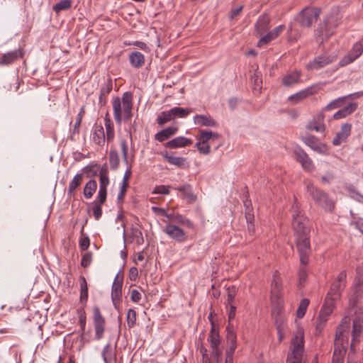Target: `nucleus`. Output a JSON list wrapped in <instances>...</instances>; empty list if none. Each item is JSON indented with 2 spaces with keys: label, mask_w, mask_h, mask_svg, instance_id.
<instances>
[{
  "label": "nucleus",
  "mask_w": 363,
  "mask_h": 363,
  "mask_svg": "<svg viewBox=\"0 0 363 363\" xmlns=\"http://www.w3.org/2000/svg\"><path fill=\"white\" fill-rule=\"evenodd\" d=\"M308 219L303 215L301 211L297 207H293L292 227L294 230L296 247L299 258L302 263H306L307 255L311 253L309 240V228L307 227Z\"/></svg>",
  "instance_id": "obj_1"
},
{
  "label": "nucleus",
  "mask_w": 363,
  "mask_h": 363,
  "mask_svg": "<svg viewBox=\"0 0 363 363\" xmlns=\"http://www.w3.org/2000/svg\"><path fill=\"white\" fill-rule=\"evenodd\" d=\"M306 191L314 201L315 203L325 211L332 212L335 208V201L329 195L313 184H308Z\"/></svg>",
  "instance_id": "obj_2"
},
{
  "label": "nucleus",
  "mask_w": 363,
  "mask_h": 363,
  "mask_svg": "<svg viewBox=\"0 0 363 363\" xmlns=\"http://www.w3.org/2000/svg\"><path fill=\"white\" fill-rule=\"evenodd\" d=\"M291 350L288 354L287 363H301L304 350V335L301 329H298L291 341Z\"/></svg>",
  "instance_id": "obj_3"
},
{
  "label": "nucleus",
  "mask_w": 363,
  "mask_h": 363,
  "mask_svg": "<svg viewBox=\"0 0 363 363\" xmlns=\"http://www.w3.org/2000/svg\"><path fill=\"white\" fill-rule=\"evenodd\" d=\"M113 116L118 125L122 122V108H133V94L130 91H126L123 94L122 99L118 97L114 99L112 101Z\"/></svg>",
  "instance_id": "obj_4"
},
{
  "label": "nucleus",
  "mask_w": 363,
  "mask_h": 363,
  "mask_svg": "<svg viewBox=\"0 0 363 363\" xmlns=\"http://www.w3.org/2000/svg\"><path fill=\"white\" fill-rule=\"evenodd\" d=\"M340 23V18L337 15H329L323 19L315 30V35L318 37L325 35L326 38H330L333 33L335 29Z\"/></svg>",
  "instance_id": "obj_5"
},
{
  "label": "nucleus",
  "mask_w": 363,
  "mask_h": 363,
  "mask_svg": "<svg viewBox=\"0 0 363 363\" xmlns=\"http://www.w3.org/2000/svg\"><path fill=\"white\" fill-rule=\"evenodd\" d=\"M336 60V55L325 52L314 57L313 60L307 64L306 67L308 69L318 70L333 63Z\"/></svg>",
  "instance_id": "obj_6"
},
{
  "label": "nucleus",
  "mask_w": 363,
  "mask_h": 363,
  "mask_svg": "<svg viewBox=\"0 0 363 363\" xmlns=\"http://www.w3.org/2000/svg\"><path fill=\"white\" fill-rule=\"evenodd\" d=\"M320 10L316 8H305L298 15L299 24L303 27H310L316 21Z\"/></svg>",
  "instance_id": "obj_7"
},
{
  "label": "nucleus",
  "mask_w": 363,
  "mask_h": 363,
  "mask_svg": "<svg viewBox=\"0 0 363 363\" xmlns=\"http://www.w3.org/2000/svg\"><path fill=\"white\" fill-rule=\"evenodd\" d=\"M363 294V272L357 269L356 276L352 286V294L350 300V305L352 307H355L357 301L362 297Z\"/></svg>",
  "instance_id": "obj_8"
},
{
  "label": "nucleus",
  "mask_w": 363,
  "mask_h": 363,
  "mask_svg": "<svg viewBox=\"0 0 363 363\" xmlns=\"http://www.w3.org/2000/svg\"><path fill=\"white\" fill-rule=\"evenodd\" d=\"M93 320L95 330V338L99 340L103 337L105 331V319L101 315L98 306H94L93 308Z\"/></svg>",
  "instance_id": "obj_9"
},
{
  "label": "nucleus",
  "mask_w": 363,
  "mask_h": 363,
  "mask_svg": "<svg viewBox=\"0 0 363 363\" xmlns=\"http://www.w3.org/2000/svg\"><path fill=\"white\" fill-rule=\"evenodd\" d=\"M296 160L298 162L302 168L307 172H312L315 169V165L308 155L301 147H296L294 150Z\"/></svg>",
  "instance_id": "obj_10"
},
{
  "label": "nucleus",
  "mask_w": 363,
  "mask_h": 363,
  "mask_svg": "<svg viewBox=\"0 0 363 363\" xmlns=\"http://www.w3.org/2000/svg\"><path fill=\"white\" fill-rule=\"evenodd\" d=\"M363 52V38L359 41L356 43L350 52L344 56L339 64L341 67H344L347 65L348 64L354 62L357 58H358Z\"/></svg>",
  "instance_id": "obj_11"
},
{
  "label": "nucleus",
  "mask_w": 363,
  "mask_h": 363,
  "mask_svg": "<svg viewBox=\"0 0 363 363\" xmlns=\"http://www.w3.org/2000/svg\"><path fill=\"white\" fill-rule=\"evenodd\" d=\"M163 232L165 233L169 238L178 242L182 243L186 240L185 232L182 228L172 223L167 224L163 229Z\"/></svg>",
  "instance_id": "obj_12"
},
{
  "label": "nucleus",
  "mask_w": 363,
  "mask_h": 363,
  "mask_svg": "<svg viewBox=\"0 0 363 363\" xmlns=\"http://www.w3.org/2000/svg\"><path fill=\"white\" fill-rule=\"evenodd\" d=\"M346 272L342 271L341 272L339 273L337 279L332 284V286L328 293L332 294L333 295V298H340L341 292L346 286Z\"/></svg>",
  "instance_id": "obj_13"
},
{
  "label": "nucleus",
  "mask_w": 363,
  "mask_h": 363,
  "mask_svg": "<svg viewBox=\"0 0 363 363\" xmlns=\"http://www.w3.org/2000/svg\"><path fill=\"white\" fill-rule=\"evenodd\" d=\"M24 50L22 48L4 53L0 57V66H9L23 58Z\"/></svg>",
  "instance_id": "obj_14"
},
{
  "label": "nucleus",
  "mask_w": 363,
  "mask_h": 363,
  "mask_svg": "<svg viewBox=\"0 0 363 363\" xmlns=\"http://www.w3.org/2000/svg\"><path fill=\"white\" fill-rule=\"evenodd\" d=\"M282 291V280L280 274L277 270H275L272 274V281L271 284V297L272 299L279 300L281 296Z\"/></svg>",
  "instance_id": "obj_15"
},
{
  "label": "nucleus",
  "mask_w": 363,
  "mask_h": 363,
  "mask_svg": "<svg viewBox=\"0 0 363 363\" xmlns=\"http://www.w3.org/2000/svg\"><path fill=\"white\" fill-rule=\"evenodd\" d=\"M352 125L345 123L342 125L340 131L336 133L335 137L333 140V144L335 146L340 145L345 143L351 133Z\"/></svg>",
  "instance_id": "obj_16"
},
{
  "label": "nucleus",
  "mask_w": 363,
  "mask_h": 363,
  "mask_svg": "<svg viewBox=\"0 0 363 363\" xmlns=\"http://www.w3.org/2000/svg\"><path fill=\"white\" fill-rule=\"evenodd\" d=\"M113 89V82L111 78L106 79L100 89L99 104L101 107L105 106L107 101V96Z\"/></svg>",
  "instance_id": "obj_17"
},
{
  "label": "nucleus",
  "mask_w": 363,
  "mask_h": 363,
  "mask_svg": "<svg viewBox=\"0 0 363 363\" xmlns=\"http://www.w3.org/2000/svg\"><path fill=\"white\" fill-rule=\"evenodd\" d=\"M324 117L325 116L323 111L317 114L308 124V129L310 130H315V132L323 133L325 129V125L323 123Z\"/></svg>",
  "instance_id": "obj_18"
},
{
  "label": "nucleus",
  "mask_w": 363,
  "mask_h": 363,
  "mask_svg": "<svg viewBox=\"0 0 363 363\" xmlns=\"http://www.w3.org/2000/svg\"><path fill=\"white\" fill-rule=\"evenodd\" d=\"M303 142L307 146L320 154L325 155L327 153L325 145L318 143L315 136L306 137L303 138Z\"/></svg>",
  "instance_id": "obj_19"
},
{
  "label": "nucleus",
  "mask_w": 363,
  "mask_h": 363,
  "mask_svg": "<svg viewBox=\"0 0 363 363\" xmlns=\"http://www.w3.org/2000/svg\"><path fill=\"white\" fill-rule=\"evenodd\" d=\"M192 144V140L184 136H179L168 141L165 147L170 149H175L179 147H184Z\"/></svg>",
  "instance_id": "obj_20"
},
{
  "label": "nucleus",
  "mask_w": 363,
  "mask_h": 363,
  "mask_svg": "<svg viewBox=\"0 0 363 363\" xmlns=\"http://www.w3.org/2000/svg\"><path fill=\"white\" fill-rule=\"evenodd\" d=\"M194 123L200 126L218 127V123L210 116L196 115L194 117Z\"/></svg>",
  "instance_id": "obj_21"
},
{
  "label": "nucleus",
  "mask_w": 363,
  "mask_h": 363,
  "mask_svg": "<svg viewBox=\"0 0 363 363\" xmlns=\"http://www.w3.org/2000/svg\"><path fill=\"white\" fill-rule=\"evenodd\" d=\"M106 138L104 127L101 125H95L92 133V140L99 146H103Z\"/></svg>",
  "instance_id": "obj_22"
},
{
  "label": "nucleus",
  "mask_w": 363,
  "mask_h": 363,
  "mask_svg": "<svg viewBox=\"0 0 363 363\" xmlns=\"http://www.w3.org/2000/svg\"><path fill=\"white\" fill-rule=\"evenodd\" d=\"M314 93L313 86H310L291 95L288 99L290 101H293L294 104H297L308 96L313 95Z\"/></svg>",
  "instance_id": "obj_23"
},
{
  "label": "nucleus",
  "mask_w": 363,
  "mask_h": 363,
  "mask_svg": "<svg viewBox=\"0 0 363 363\" xmlns=\"http://www.w3.org/2000/svg\"><path fill=\"white\" fill-rule=\"evenodd\" d=\"M270 19L267 14H263L259 17L255 24V29L258 34L262 35L265 33L269 26Z\"/></svg>",
  "instance_id": "obj_24"
},
{
  "label": "nucleus",
  "mask_w": 363,
  "mask_h": 363,
  "mask_svg": "<svg viewBox=\"0 0 363 363\" xmlns=\"http://www.w3.org/2000/svg\"><path fill=\"white\" fill-rule=\"evenodd\" d=\"M129 61L134 68H140L145 64V56L140 52L133 51L129 54Z\"/></svg>",
  "instance_id": "obj_25"
},
{
  "label": "nucleus",
  "mask_w": 363,
  "mask_h": 363,
  "mask_svg": "<svg viewBox=\"0 0 363 363\" xmlns=\"http://www.w3.org/2000/svg\"><path fill=\"white\" fill-rule=\"evenodd\" d=\"M178 128L177 127H167L155 135V139L160 143L164 142L172 135L177 133Z\"/></svg>",
  "instance_id": "obj_26"
},
{
  "label": "nucleus",
  "mask_w": 363,
  "mask_h": 363,
  "mask_svg": "<svg viewBox=\"0 0 363 363\" xmlns=\"http://www.w3.org/2000/svg\"><path fill=\"white\" fill-rule=\"evenodd\" d=\"M123 277H119L118 274L115 277L111 287V299L121 298L122 296Z\"/></svg>",
  "instance_id": "obj_27"
},
{
  "label": "nucleus",
  "mask_w": 363,
  "mask_h": 363,
  "mask_svg": "<svg viewBox=\"0 0 363 363\" xmlns=\"http://www.w3.org/2000/svg\"><path fill=\"white\" fill-rule=\"evenodd\" d=\"M357 104L350 103L347 106H345L342 109H340L333 114V118L335 120H339L350 115L357 109Z\"/></svg>",
  "instance_id": "obj_28"
},
{
  "label": "nucleus",
  "mask_w": 363,
  "mask_h": 363,
  "mask_svg": "<svg viewBox=\"0 0 363 363\" xmlns=\"http://www.w3.org/2000/svg\"><path fill=\"white\" fill-rule=\"evenodd\" d=\"M301 72L294 71L286 74L282 79V84L285 86H291L294 85L300 81Z\"/></svg>",
  "instance_id": "obj_29"
},
{
  "label": "nucleus",
  "mask_w": 363,
  "mask_h": 363,
  "mask_svg": "<svg viewBox=\"0 0 363 363\" xmlns=\"http://www.w3.org/2000/svg\"><path fill=\"white\" fill-rule=\"evenodd\" d=\"M208 340L210 342L211 347H219L220 343V338L219 335L218 328L211 321V328L210 335L208 337Z\"/></svg>",
  "instance_id": "obj_30"
},
{
  "label": "nucleus",
  "mask_w": 363,
  "mask_h": 363,
  "mask_svg": "<svg viewBox=\"0 0 363 363\" xmlns=\"http://www.w3.org/2000/svg\"><path fill=\"white\" fill-rule=\"evenodd\" d=\"M104 125L106 128L105 136L106 138V140L108 143H111L114 140L115 132L113 123L108 117V114H106L104 118Z\"/></svg>",
  "instance_id": "obj_31"
},
{
  "label": "nucleus",
  "mask_w": 363,
  "mask_h": 363,
  "mask_svg": "<svg viewBox=\"0 0 363 363\" xmlns=\"http://www.w3.org/2000/svg\"><path fill=\"white\" fill-rule=\"evenodd\" d=\"M79 286H80V295L79 301L84 306L86 304L88 300V286L87 282L84 277L81 276L79 277Z\"/></svg>",
  "instance_id": "obj_32"
},
{
  "label": "nucleus",
  "mask_w": 363,
  "mask_h": 363,
  "mask_svg": "<svg viewBox=\"0 0 363 363\" xmlns=\"http://www.w3.org/2000/svg\"><path fill=\"white\" fill-rule=\"evenodd\" d=\"M311 253L307 255V261L306 263H302L300 260L301 266L298 269V284L302 286L306 281L308 277V268L307 265L309 263V256Z\"/></svg>",
  "instance_id": "obj_33"
},
{
  "label": "nucleus",
  "mask_w": 363,
  "mask_h": 363,
  "mask_svg": "<svg viewBox=\"0 0 363 363\" xmlns=\"http://www.w3.org/2000/svg\"><path fill=\"white\" fill-rule=\"evenodd\" d=\"M163 157L170 164L177 167H184L185 166L186 158L184 157L173 156L167 152L163 154Z\"/></svg>",
  "instance_id": "obj_34"
},
{
  "label": "nucleus",
  "mask_w": 363,
  "mask_h": 363,
  "mask_svg": "<svg viewBox=\"0 0 363 363\" xmlns=\"http://www.w3.org/2000/svg\"><path fill=\"white\" fill-rule=\"evenodd\" d=\"M174 189L181 192L189 201H194L196 200V196L193 193L192 186L189 184H185L182 186L175 187Z\"/></svg>",
  "instance_id": "obj_35"
},
{
  "label": "nucleus",
  "mask_w": 363,
  "mask_h": 363,
  "mask_svg": "<svg viewBox=\"0 0 363 363\" xmlns=\"http://www.w3.org/2000/svg\"><path fill=\"white\" fill-rule=\"evenodd\" d=\"M363 326V318L360 316L355 318L353 320V328H352V342L358 338L361 333Z\"/></svg>",
  "instance_id": "obj_36"
},
{
  "label": "nucleus",
  "mask_w": 363,
  "mask_h": 363,
  "mask_svg": "<svg viewBox=\"0 0 363 363\" xmlns=\"http://www.w3.org/2000/svg\"><path fill=\"white\" fill-rule=\"evenodd\" d=\"M83 177L84 175L82 173L77 174L74 177L68 186L67 194L69 196L72 195L77 187L80 186V184L82 183Z\"/></svg>",
  "instance_id": "obj_37"
},
{
  "label": "nucleus",
  "mask_w": 363,
  "mask_h": 363,
  "mask_svg": "<svg viewBox=\"0 0 363 363\" xmlns=\"http://www.w3.org/2000/svg\"><path fill=\"white\" fill-rule=\"evenodd\" d=\"M120 147H121L123 161L125 164H128V162H130V160H131V161L133 160L134 155H133V154L131 155L130 156L129 155L128 144V142L126 141V140H125V139L121 140Z\"/></svg>",
  "instance_id": "obj_38"
},
{
  "label": "nucleus",
  "mask_w": 363,
  "mask_h": 363,
  "mask_svg": "<svg viewBox=\"0 0 363 363\" xmlns=\"http://www.w3.org/2000/svg\"><path fill=\"white\" fill-rule=\"evenodd\" d=\"M97 189V183L94 179H90L84 188L83 194L86 199H90L92 197Z\"/></svg>",
  "instance_id": "obj_39"
},
{
  "label": "nucleus",
  "mask_w": 363,
  "mask_h": 363,
  "mask_svg": "<svg viewBox=\"0 0 363 363\" xmlns=\"http://www.w3.org/2000/svg\"><path fill=\"white\" fill-rule=\"evenodd\" d=\"M333 295L332 294L328 293L325 299L324 305L323 306L321 310H325L326 315H330L333 312V309L334 307V302L337 298H333Z\"/></svg>",
  "instance_id": "obj_40"
},
{
  "label": "nucleus",
  "mask_w": 363,
  "mask_h": 363,
  "mask_svg": "<svg viewBox=\"0 0 363 363\" xmlns=\"http://www.w3.org/2000/svg\"><path fill=\"white\" fill-rule=\"evenodd\" d=\"M108 160L111 169L116 170L119 166V155L116 150L111 149L108 154Z\"/></svg>",
  "instance_id": "obj_41"
},
{
  "label": "nucleus",
  "mask_w": 363,
  "mask_h": 363,
  "mask_svg": "<svg viewBox=\"0 0 363 363\" xmlns=\"http://www.w3.org/2000/svg\"><path fill=\"white\" fill-rule=\"evenodd\" d=\"M172 117L174 119L177 118H186L190 113L191 110L189 108H181L179 106L173 107L170 109Z\"/></svg>",
  "instance_id": "obj_42"
},
{
  "label": "nucleus",
  "mask_w": 363,
  "mask_h": 363,
  "mask_svg": "<svg viewBox=\"0 0 363 363\" xmlns=\"http://www.w3.org/2000/svg\"><path fill=\"white\" fill-rule=\"evenodd\" d=\"M109 179L107 174L106 164H104L100 170L99 188L107 189Z\"/></svg>",
  "instance_id": "obj_43"
},
{
  "label": "nucleus",
  "mask_w": 363,
  "mask_h": 363,
  "mask_svg": "<svg viewBox=\"0 0 363 363\" xmlns=\"http://www.w3.org/2000/svg\"><path fill=\"white\" fill-rule=\"evenodd\" d=\"M347 99V96H342L334 99L324 108L323 111H330L342 107L344 105L345 100Z\"/></svg>",
  "instance_id": "obj_44"
},
{
  "label": "nucleus",
  "mask_w": 363,
  "mask_h": 363,
  "mask_svg": "<svg viewBox=\"0 0 363 363\" xmlns=\"http://www.w3.org/2000/svg\"><path fill=\"white\" fill-rule=\"evenodd\" d=\"M174 120L170 109L168 111H162L157 118V123L160 125Z\"/></svg>",
  "instance_id": "obj_45"
},
{
  "label": "nucleus",
  "mask_w": 363,
  "mask_h": 363,
  "mask_svg": "<svg viewBox=\"0 0 363 363\" xmlns=\"http://www.w3.org/2000/svg\"><path fill=\"white\" fill-rule=\"evenodd\" d=\"M218 138V134L209 130H202L200 131V136L199 142L202 144H206L211 138Z\"/></svg>",
  "instance_id": "obj_46"
},
{
  "label": "nucleus",
  "mask_w": 363,
  "mask_h": 363,
  "mask_svg": "<svg viewBox=\"0 0 363 363\" xmlns=\"http://www.w3.org/2000/svg\"><path fill=\"white\" fill-rule=\"evenodd\" d=\"M325 310H320L319 315L316 320V330L320 332L326 324L328 317L329 315H326Z\"/></svg>",
  "instance_id": "obj_47"
},
{
  "label": "nucleus",
  "mask_w": 363,
  "mask_h": 363,
  "mask_svg": "<svg viewBox=\"0 0 363 363\" xmlns=\"http://www.w3.org/2000/svg\"><path fill=\"white\" fill-rule=\"evenodd\" d=\"M309 300L308 298H303L301 299L299 306L298 307V309L296 311V316L298 318H302L306 312V309L309 305Z\"/></svg>",
  "instance_id": "obj_48"
},
{
  "label": "nucleus",
  "mask_w": 363,
  "mask_h": 363,
  "mask_svg": "<svg viewBox=\"0 0 363 363\" xmlns=\"http://www.w3.org/2000/svg\"><path fill=\"white\" fill-rule=\"evenodd\" d=\"M174 223L177 224H182L184 225L189 228H194V223L188 218H185L181 214H175V216L174 218Z\"/></svg>",
  "instance_id": "obj_49"
},
{
  "label": "nucleus",
  "mask_w": 363,
  "mask_h": 363,
  "mask_svg": "<svg viewBox=\"0 0 363 363\" xmlns=\"http://www.w3.org/2000/svg\"><path fill=\"white\" fill-rule=\"evenodd\" d=\"M72 6L71 0H62L53 6L52 9L55 12H60L61 11L67 10Z\"/></svg>",
  "instance_id": "obj_50"
},
{
  "label": "nucleus",
  "mask_w": 363,
  "mask_h": 363,
  "mask_svg": "<svg viewBox=\"0 0 363 363\" xmlns=\"http://www.w3.org/2000/svg\"><path fill=\"white\" fill-rule=\"evenodd\" d=\"M350 319L349 317L345 316L342 318L340 324L337 328L335 334H340V335H343V333L350 328Z\"/></svg>",
  "instance_id": "obj_51"
},
{
  "label": "nucleus",
  "mask_w": 363,
  "mask_h": 363,
  "mask_svg": "<svg viewBox=\"0 0 363 363\" xmlns=\"http://www.w3.org/2000/svg\"><path fill=\"white\" fill-rule=\"evenodd\" d=\"M114 355L112 352L111 346L110 344H107L104 346L102 352V357L105 363H108Z\"/></svg>",
  "instance_id": "obj_52"
},
{
  "label": "nucleus",
  "mask_w": 363,
  "mask_h": 363,
  "mask_svg": "<svg viewBox=\"0 0 363 363\" xmlns=\"http://www.w3.org/2000/svg\"><path fill=\"white\" fill-rule=\"evenodd\" d=\"M132 237L135 243L138 245H143L144 242V238L143 236V233L138 228H133L132 229Z\"/></svg>",
  "instance_id": "obj_53"
},
{
  "label": "nucleus",
  "mask_w": 363,
  "mask_h": 363,
  "mask_svg": "<svg viewBox=\"0 0 363 363\" xmlns=\"http://www.w3.org/2000/svg\"><path fill=\"white\" fill-rule=\"evenodd\" d=\"M345 350V346L343 345V335H340V334H335L333 352L335 353V356L337 355V350Z\"/></svg>",
  "instance_id": "obj_54"
},
{
  "label": "nucleus",
  "mask_w": 363,
  "mask_h": 363,
  "mask_svg": "<svg viewBox=\"0 0 363 363\" xmlns=\"http://www.w3.org/2000/svg\"><path fill=\"white\" fill-rule=\"evenodd\" d=\"M127 325L129 328H133L136 323V312L135 310L130 308L127 313Z\"/></svg>",
  "instance_id": "obj_55"
},
{
  "label": "nucleus",
  "mask_w": 363,
  "mask_h": 363,
  "mask_svg": "<svg viewBox=\"0 0 363 363\" xmlns=\"http://www.w3.org/2000/svg\"><path fill=\"white\" fill-rule=\"evenodd\" d=\"M226 339L228 345L237 344V335L233 328H227Z\"/></svg>",
  "instance_id": "obj_56"
},
{
  "label": "nucleus",
  "mask_w": 363,
  "mask_h": 363,
  "mask_svg": "<svg viewBox=\"0 0 363 363\" xmlns=\"http://www.w3.org/2000/svg\"><path fill=\"white\" fill-rule=\"evenodd\" d=\"M78 314H79V323L80 329H81V336L82 337L84 333L85 326H86V315H85L84 311L83 309L79 310L78 311Z\"/></svg>",
  "instance_id": "obj_57"
},
{
  "label": "nucleus",
  "mask_w": 363,
  "mask_h": 363,
  "mask_svg": "<svg viewBox=\"0 0 363 363\" xmlns=\"http://www.w3.org/2000/svg\"><path fill=\"white\" fill-rule=\"evenodd\" d=\"M101 203H97L96 202H94L91 209L93 212L94 217L95 220H98L101 215H102V208Z\"/></svg>",
  "instance_id": "obj_58"
},
{
  "label": "nucleus",
  "mask_w": 363,
  "mask_h": 363,
  "mask_svg": "<svg viewBox=\"0 0 363 363\" xmlns=\"http://www.w3.org/2000/svg\"><path fill=\"white\" fill-rule=\"evenodd\" d=\"M245 206L247 208V211L245 212V218L247 220V222L248 223V230L250 232L253 231V224L252 223V220H254V215L250 213V210L249 208V206L247 204V202L245 203Z\"/></svg>",
  "instance_id": "obj_59"
},
{
  "label": "nucleus",
  "mask_w": 363,
  "mask_h": 363,
  "mask_svg": "<svg viewBox=\"0 0 363 363\" xmlns=\"http://www.w3.org/2000/svg\"><path fill=\"white\" fill-rule=\"evenodd\" d=\"M169 186L158 185L154 188L152 193L155 194L168 195L169 194Z\"/></svg>",
  "instance_id": "obj_60"
},
{
  "label": "nucleus",
  "mask_w": 363,
  "mask_h": 363,
  "mask_svg": "<svg viewBox=\"0 0 363 363\" xmlns=\"http://www.w3.org/2000/svg\"><path fill=\"white\" fill-rule=\"evenodd\" d=\"M274 39H275L274 36L272 35V34L269 31L259 39V40L257 43V46L262 47L264 45H267Z\"/></svg>",
  "instance_id": "obj_61"
},
{
  "label": "nucleus",
  "mask_w": 363,
  "mask_h": 363,
  "mask_svg": "<svg viewBox=\"0 0 363 363\" xmlns=\"http://www.w3.org/2000/svg\"><path fill=\"white\" fill-rule=\"evenodd\" d=\"M236 288L235 286H231L227 289L228 302L229 304L233 303L234 298L236 296Z\"/></svg>",
  "instance_id": "obj_62"
},
{
  "label": "nucleus",
  "mask_w": 363,
  "mask_h": 363,
  "mask_svg": "<svg viewBox=\"0 0 363 363\" xmlns=\"http://www.w3.org/2000/svg\"><path fill=\"white\" fill-rule=\"evenodd\" d=\"M92 260V254L91 252L85 253L81 259V265L86 268L90 265Z\"/></svg>",
  "instance_id": "obj_63"
},
{
  "label": "nucleus",
  "mask_w": 363,
  "mask_h": 363,
  "mask_svg": "<svg viewBox=\"0 0 363 363\" xmlns=\"http://www.w3.org/2000/svg\"><path fill=\"white\" fill-rule=\"evenodd\" d=\"M90 245V240L88 235L82 237L79 240V247L82 250H86Z\"/></svg>",
  "instance_id": "obj_64"
}]
</instances>
